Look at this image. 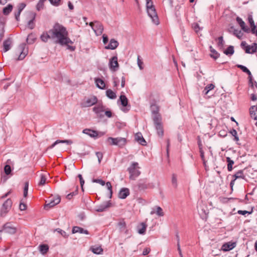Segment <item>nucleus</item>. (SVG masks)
<instances>
[{"mask_svg":"<svg viewBox=\"0 0 257 257\" xmlns=\"http://www.w3.org/2000/svg\"><path fill=\"white\" fill-rule=\"evenodd\" d=\"M35 15H34L32 19L30 20L28 23V27L30 29H33L34 28L35 25H34V21L35 20Z\"/></svg>","mask_w":257,"mask_h":257,"instance_id":"47","label":"nucleus"},{"mask_svg":"<svg viewBox=\"0 0 257 257\" xmlns=\"http://www.w3.org/2000/svg\"><path fill=\"white\" fill-rule=\"evenodd\" d=\"M9 211V210L2 207L1 210L0 215L2 217H4L6 215V214Z\"/></svg>","mask_w":257,"mask_h":257,"instance_id":"55","label":"nucleus"},{"mask_svg":"<svg viewBox=\"0 0 257 257\" xmlns=\"http://www.w3.org/2000/svg\"><path fill=\"white\" fill-rule=\"evenodd\" d=\"M4 171L6 174L9 175L11 172V166L9 165H6L4 168Z\"/></svg>","mask_w":257,"mask_h":257,"instance_id":"53","label":"nucleus"},{"mask_svg":"<svg viewBox=\"0 0 257 257\" xmlns=\"http://www.w3.org/2000/svg\"><path fill=\"white\" fill-rule=\"evenodd\" d=\"M228 32L229 33L233 32V34L239 39H241L243 36V33L241 30H236L233 27H231L228 29Z\"/></svg>","mask_w":257,"mask_h":257,"instance_id":"21","label":"nucleus"},{"mask_svg":"<svg viewBox=\"0 0 257 257\" xmlns=\"http://www.w3.org/2000/svg\"><path fill=\"white\" fill-rule=\"evenodd\" d=\"M93 111L97 114V116L102 117L103 115L100 114L104 111V107L102 105H97L93 108Z\"/></svg>","mask_w":257,"mask_h":257,"instance_id":"24","label":"nucleus"},{"mask_svg":"<svg viewBox=\"0 0 257 257\" xmlns=\"http://www.w3.org/2000/svg\"><path fill=\"white\" fill-rule=\"evenodd\" d=\"M46 2L47 0H40L36 6L37 10L40 11L43 10L44 8V3Z\"/></svg>","mask_w":257,"mask_h":257,"instance_id":"38","label":"nucleus"},{"mask_svg":"<svg viewBox=\"0 0 257 257\" xmlns=\"http://www.w3.org/2000/svg\"><path fill=\"white\" fill-rule=\"evenodd\" d=\"M192 27L196 33H198L200 30H201V28L200 27L199 25L197 23L193 24Z\"/></svg>","mask_w":257,"mask_h":257,"instance_id":"54","label":"nucleus"},{"mask_svg":"<svg viewBox=\"0 0 257 257\" xmlns=\"http://www.w3.org/2000/svg\"><path fill=\"white\" fill-rule=\"evenodd\" d=\"M46 176L45 174H41L40 175V181L39 183V185H44L45 184L46 182Z\"/></svg>","mask_w":257,"mask_h":257,"instance_id":"45","label":"nucleus"},{"mask_svg":"<svg viewBox=\"0 0 257 257\" xmlns=\"http://www.w3.org/2000/svg\"><path fill=\"white\" fill-rule=\"evenodd\" d=\"M255 106H252L249 109L250 116L254 120H257V110H255Z\"/></svg>","mask_w":257,"mask_h":257,"instance_id":"29","label":"nucleus"},{"mask_svg":"<svg viewBox=\"0 0 257 257\" xmlns=\"http://www.w3.org/2000/svg\"><path fill=\"white\" fill-rule=\"evenodd\" d=\"M77 191H75V192H72V193H70L68 194L67 195L66 197H67V198L68 199L70 200V199H71L72 198V197H73V196H74V195H75L76 194H77Z\"/></svg>","mask_w":257,"mask_h":257,"instance_id":"62","label":"nucleus"},{"mask_svg":"<svg viewBox=\"0 0 257 257\" xmlns=\"http://www.w3.org/2000/svg\"><path fill=\"white\" fill-rule=\"evenodd\" d=\"M252 212V211H250V212H249V211H246V210H238L237 211V213L239 214H241V215H245L246 214H251Z\"/></svg>","mask_w":257,"mask_h":257,"instance_id":"60","label":"nucleus"},{"mask_svg":"<svg viewBox=\"0 0 257 257\" xmlns=\"http://www.w3.org/2000/svg\"><path fill=\"white\" fill-rule=\"evenodd\" d=\"M121 104L123 106H126L128 104V99L125 95H121L119 97Z\"/></svg>","mask_w":257,"mask_h":257,"instance_id":"35","label":"nucleus"},{"mask_svg":"<svg viewBox=\"0 0 257 257\" xmlns=\"http://www.w3.org/2000/svg\"><path fill=\"white\" fill-rule=\"evenodd\" d=\"M226 161L228 163L227 164V170L228 171H231L232 170V165L234 164V161L229 157L226 158Z\"/></svg>","mask_w":257,"mask_h":257,"instance_id":"41","label":"nucleus"},{"mask_svg":"<svg viewBox=\"0 0 257 257\" xmlns=\"http://www.w3.org/2000/svg\"><path fill=\"white\" fill-rule=\"evenodd\" d=\"M25 7H26L25 4L21 3L18 6V10L22 12L24 10V9L25 8Z\"/></svg>","mask_w":257,"mask_h":257,"instance_id":"63","label":"nucleus"},{"mask_svg":"<svg viewBox=\"0 0 257 257\" xmlns=\"http://www.w3.org/2000/svg\"><path fill=\"white\" fill-rule=\"evenodd\" d=\"M60 198L59 196L53 197L49 202L46 205V207H52L59 204L60 202Z\"/></svg>","mask_w":257,"mask_h":257,"instance_id":"13","label":"nucleus"},{"mask_svg":"<svg viewBox=\"0 0 257 257\" xmlns=\"http://www.w3.org/2000/svg\"><path fill=\"white\" fill-rule=\"evenodd\" d=\"M51 34V39L54 40L56 43L61 45L67 46V48L71 51H74L75 48L69 45V44H73V42L68 37V32L66 28L63 26L56 24L53 28L49 30Z\"/></svg>","mask_w":257,"mask_h":257,"instance_id":"1","label":"nucleus"},{"mask_svg":"<svg viewBox=\"0 0 257 257\" xmlns=\"http://www.w3.org/2000/svg\"><path fill=\"white\" fill-rule=\"evenodd\" d=\"M153 121L158 136L162 138L164 135V130L162 123V119H160L158 116H156Z\"/></svg>","mask_w":257,"mask_h":257,"instance_id":"6","label":"nucleus"},{"mask_svg":"<svg viewBox=\"0 0 257 257\" xmlns=\"http://www.w3.org/2000/svg\"><path fill=\"white\" fill-rule=\"evenodd\" d=\"M215 87V86L214 84H209L208 85H207L205 88H204V89L203 90V92L204 93V94L205 95H207L208 92L213 89Z\"/></svg>","mask_w":257,"mask_h":257,"instance_id":"36","label":"nucleus"},{"mask_svg":"<svg viewBox=\"0 0 257 257\" xmlns=\"http://www.w3.org/2000/svg\"><path fill=\"white\" fill-rule=\"evenodd\" d=\"M12 41L11 38H8L3 43L4 51L5 52L9 51L11 48V44Z\"/></svg>","mask_w":257,"mask_h":257,"instance_id":"23","label":"nucleus"},{"mask_svg":"<svg viewBox=\"0 0 257 257\" xmlns=\"http://www.w3.org/2000/svg\"><path fill=\"white\" fill-rule=\"evenodd\" d=\"M51 34L49 33V31L47 33H43L41 36V39L42 41L46 42L49 39H51Z\"/></svg>","mask_w":257,"mask_h":257,"instance_id":"30","label":"nucleus"},{"mask_svg":"<svg viewBox=\"0 0 257 257\" xmlns=\"http://www.w3.org/2000/svg\"><path fill=\"white\" fill-rule=\"evenodd\" d=\"M111 203L109 201H106L98 206L96 209L97 212H103L110 206Z\"/></svg>","mask_w":257,"mask_h":257,"instance_id":"18","label":"nucleus"},{"mask_svg":"<svg viewBox=\"0 0 257 257\" xmlns=\"http://www.w3.org/2000/svg\"><path fill=\"white\" fill-rule=\"evenodd\" d=\"M135 140L143 146L146 145V142L141 133H138L135 135Z\"/></svg>","mask_w":257,"mask_h":257,"instance_id":"17","label":"nucleus"},{"mask_svg":"<svg viewBox=\"0 0 257 257\" xmlns=\"http://www.w3.org/2000/svg\"><path fill=\"white\" fill-rule=\"evenodd\" d=\"M83 133L86 134L91 138H96L98 136L97 132L88 128L83 130Z\"/></svg>","mask_w":257,"mask_h":257,"instance_id":"19","label":"nucleus"},{"mask_svg":"<svg viewBox=\"0 0 257 257\" xmlns=\"http://www.w3.org/2000/svg\"><path fill=\"white\" fill-rule=\"evenodd\" d=\"M4 231L9 234H15L17 231V228L10 222L6 223L4 225Z\"/></svg>","mask_w":257,"mask_h":257,"instance_id":"10","label":"nucleus"},{"mask_svg":"<svg viewBox=\"0 0 257 257\" xmlns=\"http://www.w3.org/2000/svg\"><path fill=\"white\" fill-rule=\"evenodd\" d=\"M55 231H57L59 233H60L62 236L64 237H67V234L66 233V232L60 229V228H57L56 229H55Z\"/></svg>","mask_w":257,"mask_h":257,"instance_id":"51","label":"nucleus"},{"mask_svg":"<svg viewBox=\"0 0 257 257\" xmlns=\"http://www.w3.org/2000/svg\"><path fill=\"white\" fill-rule=\"evenodd\" d=\"M118 227L120 232H123L126 228V223L123 220H121L118 223Z\"/></svg>","mask_w":257,"mask_h":257,"instance_id":"40","label":"nucleus"},{"mask_svg":"<svg viewBox=\"0 0 257 257\" xmlns=\"http://www.w3.org/2000/svg\"><path fill=\"white\" fill-rule=\"evenodd\" d=\"M28 54V49L25 43L21 44L16 50V54L19 55L18 60H22Z\"/></svg>","mask_w":257,"mask_h":257,"instance_id":"4","label":"nucleus"},{"mask_svg":"<svg viewBox=\"0 0 257 257\" xmlns=\"http://www.w3.org/2000/svg\"><path fill=\"white\" fill-rule=\"evenodd\" d=\"M236 246L235 242H228L224 243L221 247V249L224 251H229L234 248Z\"/></svg>","mask_w":257,"mask_h":257,"instance_id":"12","label":"nucleus"},{"mask_svg":"<svg viewBox=\"0 0 257 257\" xmlns=\"http://www.w3.org/2000/svg\"><path fill=\"white\" fill-rule=\"evenodd\" d=\"M39 249L41 253L44 254L47 253L49 249V246L47 244H41L39 246Z\"/></svg>","mask_w":257,"mask_h":257,"instance_id":"31","label":"nucleus"},{"mask_svg":"<svg viewBox=\"0 0 257 257\" xmlns=\"http://www.w3.org/2000/svg\"><path fill=\"white\" fill-rule=\"evenodd\" d=\"M155 213H156V214L159 216H163L164 215V212L163 211V210L159 206L157 207L156 212H155L154 210H153L152 211H151L150 214L151 215H153Z\"/></svg>","mask_w":257,"mask_h":257,"instance_id":"39","label":"nucleus"},{"mask_svg":"<svg viewBox=\"0 0 257 257\" xmlns=\"http://www.w3.org/2000/svg\"><path fill=\"white\" fill-rule=\"evenodd\" d=\"M106 95L109 98L111 99H115L116 97V95L115 93L111 89H108L106 91Z\"/></svg>","mask_w":257,"mask_h":257,"instance_id":"32","label":"nucleus"},{"mask_svg":"<svg viewBox=\"0 0 257 257\" xmlns=\"http://www.w3.org/2000/svg\"><path fill=\"white\" fill-rule=\"evenodd\" d=\"M90 250L95 254H101L103 249L100 246H92L90 247Z\"/></svg>","mask_w":257,"mask_h":257,"instance_id":"27","label":"nucleus"},{"mask_svg":"<svg viewBox=\"0 0 257 257\" xmlns=\"http://www.w3.org/2000/svg\"><path fill=\"white\" fill-rule=\"evenodd\" d=\"M29 188V183L26 182L25 183V186L24 188V197H26L28 195V191Z\"/></svg>","mask_w":257,"mask_h":257,"instance_id":"49","label":"nucleus"},{"mask_svg":"<svg viewBox=\"0 0 257 257\" xmlns=\"http://www.w3.org/2000/svg\"><path fill=\"white\" fill-rule=\"evenodd\" d=\"M96 155L97 156V158L98 159V161L99 163L101 162V161L103 158V154L101 152H96Z\"/></svg>","mask_w":257,"mask_h":257,"instance_id":"58","label":"nucleus"},{"mask_svg":"<svg viewBox=\"0 0 257 257\" xmlns=\"http://www.w3.org/2000/svg\"><path fill=\"white\" fill-rule=\"evenodd\" d=\"M257 50V44L253 43L252 45H247L245 46V53L248 54H252L255 53Z\"/></svg>","mask_w":257,"mask_h":257,"instance_id":"15","label":"nucleus"},{"mask_svg":"<svg viewBox=\"0 0 257 257\" xmlns=\"http://www.w3.org/2000/svg\"><path fill=\"white\" fill-rule=\"evenodd\" d=\"M233 177L234 179L236 180L237 179L241 178L244 179V176L243 173V170H239L237 171L234 175Z\"/></svg>","mask_w":257,"mask_h":257,"instance_id":"42","label":"nucleus"},{"mask_svg":"<svg viewBox=\"0 0 257 257\" xmlns=\"http://www.w3.org/2000/svg\"><path fill=\"white\" fill-rule=\"evenodd\" d=\"M97 102V97L95 96H92L84 99L81 103V106L82 107H90L96 104Z\"/></svg>","mask_w":257,"mask_h":257,"instance_id":"7","label":"nucleus"},{"mask_svg":"<svg viewBox=\"0 0 257 257\" xmlns=\"http://www.w3.org/2000/svg\"><path fill=\"white\" fill-rule=\"evenodd\" d=\"M106 186L109 191V198H111L112 197V186H111L110 182H107L106 183Z\"/></svg>","mask_w":257,"mask_h":257,"instance_id":"46","label":"nucleus"},{"mask_svg":"<svg viewBox=\"0 0 257 257\" xmlns=\"http://www.w3.org/2000/svg\"><path fill=\"white\" fill-rule=\"evenodd\" d=\"M248 22L251 27V32L253 34H254L255 30L256 29V26L254 24V21H253L252 16H249L248 18Z\"/></svg>","mask_w":257,"mask_h":257,"instance_id":"33","label":"nucleus"},{"mask_svg":"<svg viewBox=\"0 0 257 257\" xmlns=\"http://www.w3.org/2000/svg\"><path fill=\"white\" fill-rule=\"evenodd\" d=\"M72 233H84L86 234H88V231L87 230H84L83 228L79 226H74L72 228Z\"/></svg>","mask_w":257,"mask_h":257,"instance_id":"25","label":"nucleus"},{"mask_svg":"<svg viewBox=\"0 0 257 257\" xmlns=\"http://www.w3.org/2000/svg\"><path fill=\"white\" fill-rule=\"evenodd\" d=\"M147 224L145 222H141L137 226V231L138 233L140 234H144L146 232Z\"/></svg>","mask_w":257,"mask_h":257,"instance_id":"20","label":"nucleus"},{"mask_svg":"<svg viewBox=\"0 0 257 257\" xmlns=\"http://www.w3.org/2000/svg\"><path fill=\"white\" fill-rule=\"evenodd\" d=\"M152 113L153 115V119L154 120V118L156 117H159L162 119L161 115L159 113V108L156 104H152L151 106Z\"/></svg>","mask_w":257,"mask_h":257,"instance_id":"11","label":"nucleus"},{"mask_svg":"<svg viewBox=\"0 0 257 257\" xmlns=\"http://www.w3.org/2000/svg\"><path fill=\"white\" fill-rule=\"evenodd\" d=\"M218 46L220 48H222L223 47V45H224V41H223V37L222 36H220L218 38Z\"/></svg>","mask_w":257,"mask_h":257,"instance_id":"50","label":"nucleus"},{"mask_svg":"<svg viewBox=\"0 0 257 257\" xmlns=\"http://www.w3.org/2000/svg\"><path fill=\"white\" fill-rule=\"evenodd\" d=\"M234 47L232 46H229L226 50L224 51V53L226 55H232L234 53Z\"/></svg>","mask_w":257,"mask_h":257,"instance_id":"43","label":"nucleus"},{"mask_svg":"<svg viewBox=\"0 0 257 257\" xmlns=\"http://www.w3.org/2000/svg\"><path fill=\"white\" fill-rule=\"evenodd\" d=\"M49 1L52 5L58 6L60 5L61 0H49Z\"/></svg>","mask_w":257,"mask_h":257,"instance_id":"59","label":"nucleus"},{"mask_svg":"<svg viewBox=\"0 0 257 257\" xmlns=\"http://www.w3.org/2000/svg\"><path fill=\"white\" fill-rule=\"evenodd\" d=\"M107 141L110 145L117 146L120 148H122L124 146L126 143V139L121 137L115 138L109 137L107 139Z\"/></svg>","mask_w":257,"mask_h":257,"instance_id":"5","label":"nucleus"},{"mask_svg":"<svg viewBox=\"0 0 257 257\" xmlns=\"http://www.w3.org/2000/svg\"><path fill=\"white\" fill-rule=\"evenodd\" d=\"M138 165L137 162H133L127 169L130 173V178L132 180L135 179L140 174Z\"/></svg>","mask_w":257,"mask_h":257,"instance_id":"3","label":"nucleus"},{"mask_svg":"<svg viewBox=\"0 0 257 257\" xmlns=\"http://www.w3.org/2000/svg\"><path fill=\"white\" fill-rule=\"evenodd\" d=\"M172 183L175 187H176L177 185V177L174 174L172 175Z\"/></svg>","mask_w":257,"mask_h":257,"instance_id":"56","label":"nucleus"},{"mask_svg":"<svg viewBox=\"0 0 257 257\" xmlns=\"http://www.w3.org/2000/svg\"><path fill=\"white\" fill-rule=\"evenodd\" d=\"M92 182L93 183H97L100 184L102 186H104L105 184V181L101 179H94L92 180Z\"/></svg>","mask_w":257,"mask_h":257,"instance_id":"52","label":"nucleus"},{"mask_svg":"<svg viewBox=\"0 0 257 257\" xmlns=\"http://www.w3.org/2000/svg\"><path fill=\"white\" fill-rule=\"evenodd\" d=\"M118 45L119 43L116 40L114 39H111L109 41V44L105 47V49L114 50L118 47Z\"/></svg>","mask_w":257,"mask_h":257,"instance_id":"14","label":"nucleus"},{"mask_svg":"<svg viewBox=\"0 0 257 257\" xmlns=\"http://www.w3.org/2000/svg\"><path fill=\"white\" fill-rule=\"evenodd\" d=\"M146 1V9L148 16L152 19V22L155 25H158L159 21L157 14L152 0Z\"/></svg>","mask_w":257,"mask_h":257,"instance_id":"2","label":"nucleus"},{"mask_svg":"<svg viewBox=\"0 0 257 257\" xmlns=\"http://www.w3.org/2000/svg\"><path fill=\"white\" fill-rule=\"evenodd\" d=\"M35 39L36 38L34 35L32 34H31L28 35L27 38V42L28 44H32L34 42Z\"/></svg>","mask_w":257,"mask_h":257,"instance_id":"44","label":"nucleus"},{"mask_svg":"<svg viewBox=\"0 0 257 257\" xmlns=\"http://www.w3.org/2000/svg\"><path fill=\"white\" fill-rule=\"evenodd\" d=\"M60 143H65L67 145H71L73 143L72 141L70 140H60Z\"/></svg>","mask_w":257,"mask_h":257,"instance_id":"64","label":"nucleus"},{"mask_svg":"<svg viewBox=\"0 0 257 257\" xmlns=\"http://www.w3.org/2000/svg\"><path fill=\"white\" fill-rule=\"evenodd\" d=\"M96 86L100 89H104L105 88V84L103 80L99 78H94Z\"/></svg>","mask_w":257,"mask_h":257,"instance_id":"22","label":"nucleus"},{"mask_svg":"<svg viewBox=\"0 0 257 257\" xmlns=\"http://www.w3.org/2000/svg\"><path fill=\"white\" fill-rule=\"evenodd\" d=\"M129 194V189L126 188H123L120 189L118 193V197L120 199H125Z\"/></svg>","mask_w":257,"mask_h":257,"instance_id":"16","label":"nucleus"},{"mask_svg":"<svg viewBox=\"0 0 257 257\" xmlns=\"http://www.w3.org/2000/svg\"><path fill=\"white\" fill-rule=\"evenodd\" d=\"M78 177L79 178V179L80 180V183L81 189H82V191H83V185L84 184V180H83L82 176L81 174H79L78 175Z\"/></svg>","mask_w":257,"mask_h":257,"instance_id":"57","label":"nucleus"},{"mask_svg":"<svg viewBox=\"0 0 257 257\" xmlns=\"http://www.w3.org/2000/svg\"><path fill=\"white\" fill-rule=\"evenodd\" d=\"M4 35V24L0 23V42L2 40Z\"/></svg>","mask_w":257,"mask_h":257,"instance_id":"48","label":"nucleus"},{"mask_svg":"<svg viewBox=\"0 0 257 257\" xmlns=\"http://www.w3.org/2000/svg\"><path fill=\"white\" fill-rule=\"evenodd\" d=\"M236 21L237 23L240 25V27L241 28V29L243 31L245 32H248L249 31V29L245 26V23L242 21V20L240 18L237 17L236 18Z\"/></svg>","mask_w":257,"mask_h":257,"instance_id":"26","label":"nucleus"},{"mask_svg":"<svg viewBox=\"0 0 257 257\" xmlns=\"http://www.w3.org/2000/svg\"><path fill=\"white\" fill-rule=\"evenodd\" d=\"M237 67L240 68L243 72L245 73L248 70L245 66L242 65H237Z\"/></svg>","mask_w":257,"mask_h":257,"instance_id":"61","label":"nucleus"},{"mask_svg":"<svg viewBox=\"0 0 257 257\" xmlns=\"http://www.w3.org/2000/svg\"><path fill=\"white\" fill-rule=\"evenodd\" d=\"M12 201L10 199H8L3 204L2 207L10 210L12 205Z\"/></svg>","mask_w":257,"mask_h":257,"instance_id":"34","label":"nucleus"},{"mask_svg":"<svg viewBox=\"0 0 257 257\" xmlns=\"http://www.w3.org/2000/svg\"><path fill=\"white\" fill-rule=\"evenodd\" d=\"M210 49L211 52L210 56L214 59L218 58L219 56V54L212 46H210Z\"/></svg>","mask_w":257,"mask_h":257,"instance_id":"37","label":"nucleus"},{"mask_svg":"<svg viewBox=\"0 0 257 257\" xmlns=\"http://www.w3.org/2000/svg\"><path fill=\"white\" fill-rule=\"evenodd\" d=\"M108 66L111 71L114 72L117 70L119 67V64L117 62V56H113L110 59Z\"/></svg>","mask_w":257,"mask_h":257,"instance_id":"9","label":"nucleus"},{"mask_svg":"<svg viewBox=\"0 0 257 257\" xmlns=\"http://www.w3.org/2000/svg\"><path fill=\"white\" fill-rule=\"evenodd\" d=\"M13 6L12 4H9L6 7L3 8V13L4 15L8 16L12 11Z\"/></svg>","mask_w":257,"mask_h":257,"instance_id":"28","label":"nucleus"},{"mask_svg":"<svg viewBox=\"0 0 257 257\" xmlns=\"http://www.w3.org/2000/svg\"><path fill=\"white\" fill-rule=\"evenodd\" d=\"M89 26L91 27L97 36H99L102 34L103 31V27L100 23L99 22H95L94 23L91 22L89 23Z\"/></svg>","mask_w":257,"mask_h":257,"instance_id":"8","label":"nucleus"}]
</instances>
